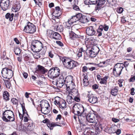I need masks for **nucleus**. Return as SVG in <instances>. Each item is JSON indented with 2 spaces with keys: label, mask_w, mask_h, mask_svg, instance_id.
<instances>
[{
  "label": "nucleus",
  "mask_w": 135,
  "mask_h": 135,
  "mask_svg": "<svg viewBox=\"0 0 135 135\" xmlns=\"http://www.w3.org/2000/svg\"><path fill=\"white\" fill-rule=\"evenodd\" d=\"M36 30V26L32 23L29 22L27 25L24 27V31L26 33H33Z\"/></svg>",
  "instance_id": "obj_8"
},
{
  "label": "nucleus",
  "mask_w": 135,
  "mask_h": 135,
  "mask_svg": "<svg viewBox=\"0 0 135 135\" xmlns=\"http://www.w3.org/2000/svg\"><path fill=\"white\" fill-rule=\"evenodd\" d=\"M105 2L104 0H99L98 2H97V4L98 5H99L102 7V5H104Z\"/></svg>",
  "instance_id": "obj_45"
},
{
  "label": "nucleus",
  "mask_w": 135,
  "mask_h": 135,
  "mask_svg": "<svg viewBox=\"0 0 135 135\" xmlns=\"http://www.w3.org/2000/svg\"><path fill=\"white\" fill-rule=\"evenodd\" d=\"M36 53L34 54L33 55L35 59H38L40 58V55L38 53H37V52H36Z\"/></svg>",
  "instance_id": "obj_51"
},
{
  "label": "nucleus",
  "mask_w": 135,
  "mask_h": 135,
  "mask_svg": "<svg viewBox=\"0 0 135 135\" xmlns=\"http://www.w3.org/2000/svg\"><path fill=\"white\" fill-rule=\"evenodd\" d=\"M11 101L14 104H17L18 101L16 98H12L11 99Z\"/></svg>",
  "instance_id": "obj_49"
},
{
  "label": "nucleus",
  "mask_w": 135,
  "mask_h": 135,
  "mask_svg": "<svg viewBox=\"0 0 135 135\" xmlns=\"http://www.w3.org/2000/svg\"><path fill=\"white\" fill-rule=\"evenodd\" d=\"M88 121L90 123H95V118L93 117H91V116L89 115V117Z\"/></svg>",
  "instance_id": "obj_43"
},
{
  "label": "nucleus",
  "mask_w": 135,
  "mask_h": 135,
  "mask_svg": "<svg viewBox=\"0 0 135 135\" xmlns=\"http://www.w3.org/2000/svg\"><path fill=\"white\" fill-rule=\"evenodd\" d=\"M65 27L69 29V34H75V33L72 31V29L71 28V25H72L71 22H70V21L68 20V21L65 22Z\"/></svg>",
  "instance_id": "obj_23"
},
{
  "label": "nucleus",
  "mask_w": 135,
  "mask_h": 135,
  "mask_svg": "<svg viewBox=\"0 0 135 135\" xmlns=\"http://www.w3.org/2000/svg\"><path fill=\"white\" fill-rule=\"evenodd\" d=\"M97 4V5L95 7V10L96 11H99L100 9H101V8L102 7L99 5H98V4Z\"/></svg>",
  "instance_id": "obj_56"
},
{
  "label": "nucleus",
  "mask_w": 135,
  "mask_h": 135,
  "mask_svg": "<svg viewBox=\"0 0 135 135\" xmlns=\"http://www.w3.org/2000/svg\"><path fill=\"white\" fill-rule=\"evenodd\" d=\"M20 8V5L19 3H15L12 8V11L16 12L19 11Z\"/></svg>",
  "instance_id": "obj_22"
},
{
  "label": "nucleus",
  "mask_w": 135,
  "mask_h": 135,
  "mask_svg": "<svg viewBox=\"0 0 135 135\" xmlns=\"http://www.w3.org/2000/svg\"><path fill=\"white\" fill-rule=\"evenodd\" d=\"M2 115H8V116H11L12 117H14L13 112L10 110H5L3 112Z\"/></svg>",
  "instance_id": "obj_27"
},
{
  "label": "nucleus",
  "mask_w": 135,
  "mask_h": 135,
  "mask_svg": "<svg viewBox=\"0 0 135 135\" xmlns=\"http://www.w3.org/2000/svg\"><path fill=\"white\" fill-rule=\"evenodd\" d=\"M71 95L73 96V100L77 102L80 101V99L78 95V91L77 90L73 89L71 93Z\"/></svg>",
  "instance_id": "obj_15"
},
{
  "label": "nucleus",
  "mask_w": 135,
  "mask_h": 135,
  "mask_svg": "<svg viewBox=\"0 0 135 135\" xmlns=\"http://www.w3.org/2000/svg\"><path fill=\"white\" fill-rule=\"evenodd\" d=\"M88 69H89V68H88L86 66H85L82 67V71L84 73L88 70Z\"/></svg>",
  "instance_id": "obj_53"
},
{
  "label": "nucleus",
  "mask_w": 135,
  "mask_h": 135,
  "mask_svg": "<svg viewBox=\"0 0 135 135\" xmlns=\"http://www.w3.org/2000/svg\"><path fill=\"white\" fill-rule=\"evenodd\" d=\"M58 32H61L63 30V27L61 25H59L58 26H55V30Z\"/></svg>",
  "instance_id": "obj_30"
},
{
  "label": "nucleus",
  "mask_w": 135,
  "mask_h": 135,
  "mask_svg": "<svg viewBox=\"0 0 135 135\" xmlns=\"http://www.w3.org/2000/svg\"><path fill=\"white\" fill-rule=\"evenodd\" d=\"M74 113L78 115V117L80 124L83 123L88 119L87 116L89 112L86 108L82 105H80L78 104H75L73 106Z\"/></svg>",
  "instance_id": "obj_1"
},
{
  "label": "nucleus",
  "mask_w": 135,
  "mask_h": 135,
  "mask_svg": "<svg viewBox=\"0 0 135 135\" xmlns=\"http://www.w3.org/2000/svg\"><path fill=\"white\" fill-rule=\"evenodd\" d=\"M117 127L116 126L115 127H110L109 128V129H108V128H107L105 129V131L106 132H108L109 133V132H109L108 131H108H109L110 130H111L112 131V132L113 131H116V129H117Z\"/></svg>",
  "instance_id": "obj_46"
},
{
  "label": "nucleus",
  "mask_w": 135,
  "mask_h": 135,
  "mask_svg": "<svg viewBox=\"0 0 135 135\" xmlns=\"http://www.w3.org/2000/svg\"><path fill=\"white\" fill-rule=\"evenodd\" d=\"M112 132L116 133L117 134L119 135L121 133V130L119 129H116V131H114Z\"/></svg>",
  "instance_id": "obj_54"
},
{
  "label": "nucleus",
  "mask_w": 135,
  "mask_h": 135,
  "mask_svg": "<svg viewBox=\"0 0 135 135\" xmlns=\"http://www.w3.org/2000/svg\"><path fill=\"white\" fill-rule=\"evenodd\" d=\"M112 120L113 122L115 123L119 121V119L116 118H112Z\"/></svg>",
  "instance_id": "obj_59"
},
{
  "label": "nucleus",
  "mask_w": 135,
  "mask_h": 135,
  "mask_svg": "<svg viewBox=\"0 0 135 135\" xmlns=\"http://www.w3.org/2000/svg\"><path fill=\"white\" fill-rule=\"evenodd\" d=\"M95 134H97L99 133L100 132V131L99 128L98 127H96L95 128Z\"/></svg>",
  "instance_id": "obj_60"
},
{
  "label": "nucleus",
  "mask_w": 135,
  "mask_h": 135,
  "mask_svg": "<svg viewBox=\"0 0 135 135\" xmlns=\"http://www.w3.org/2000/svg\"><path fill=\"white\" fill-rule=\"evenodd\" d=\"M73 9L76 10H79V8L78 6L76 5H74L73 6Z\"/></svg>",
  "instance_id": "obj_61"
},
{
  "label": "nucleus",
  "mask_w": 135,
  "mask_h": 135,
  "mask_svg": "<svg viewBox=\"0 0 135 135\" xmlns=\"http://www.w3.org/2000/svg\"><path fill=\"white\" fill-rule=\"evenodd\" d=\"M84 1L86 5H95L97 3V0H84Z\"/></svg>",
  "instance_id": "obj_24"
},
{
  "label": "nucleus",
  "mask_w": 135,
  "mask_h": 135,
  "mask_svg": "<svg viewBox=\"0 0 135 135\" xmlns=\"http://www.w3.org/2000/svg\"><path fill=\"white\" fill-rule=\"evenodd\" d=\"M47 34H59L58 32H54V31L50 30H48L47 31Z\"/></svg>",
  "instance_id": "obj_50"
},
{
  "label": "nucleus",
  "mask_w": 135,
  "mask_h": 135,
  "mask_svg": "<svg viewBox=\"0 0 135 135\" xmlns=\"http://www.w3.org/2000/svg\"><path fill=\"white\" fill-rule=\"evenodd\" d=\"M2 118L4 122H10L14 121L15 120V117H12L8 115H2Z\"/></svg>",
  "instance_id": "obj_14"
},
{
  "label": "nucleus",
  "mask_w": 135,
  "mask_h": 135,
  "mask_svg": "<svg viewBox=\"0 0 135 135\" xmlns=\"http://www.w3.org/2000/svg\"><path fill=\"white\" fill-rule=\"evenodd\" d=\"M60 73V70L57 67L53 68L48 71V75L51 78H54L58 76Z\"/></svg>",
  "instance_id": "obj_4"
},
{
  "label": "nucleus",
  "mask_w": 135,
  "mask_h": 135,
  "mask_svg": "<svg viewBox=\"0 0 135 135\" xmlns=\"http://www.w3.org/2000/svg\"><path fill=\"white\" fill-rule=\"evenodd\" d=\"M130 82H133L135 80V77L134 76H133L130 79Z\"/></svg>",
  "instance_id": "obj_64"
},
{
  "label": "nucleus",
  "mask_w": 135,
  "mask_h": 135,
  "mask_svg": "<svg viewBox=\"0 0 135 135\" xmlns=\"http://www.w3.org/2000/svg\"><path fill=\"white\" fill-rule=\"evenodd\" d=\"M62 61L64 66L69 70L73 69L78 65V63L76 61L69 59L63 58Z\"/></svg>",
  "instance_id": "obj_2"
},
{
  "label": "nucleus",
  "mask_w": 135,
  "mask_h": 135,
  "mask_svg": "<svg viewBox=\"0 0 135 135\" xmlns=\"http://www.w3.org/2000/svg\"><path fill=\"white\" fill-rule=\"evenodd\" d=\"M52 38L55 40H60L61 38L60 34H52Z\"/></svg>",
  "instance_id": "obj_40"
},
{
  "label": "nucleus",
  "mask_w": 135,
  "mask_h": 135,
  "mask_svg": "<svg viewBox=\"0 0 135 135\" xmlns=\"http://www.w3.org/2000/svg\"><path fill=\"white\" fill-rule=\"evenodd\" d=\"M79 16L78 14L75 16H72L71 18L69 20L70 22H71L72 25L74 24V25L78 23L79 19Z\"/></svg>",
  "instance_id": "obj_16"
},
{
  "label": "nucleus",
  "mask_w": 135,
  "mask_h": 135,
  "mask_svg": "<svg viewBox=\"0 0 135 135\" xmlns=\"http://www.w3.org/2000/svg\"><path fill=\"white\" fill-rule=\"evenodd\" d=\"M40 105L41 108V111L42 113L44 114H47L49 113L50 111L49 109V105L47 101L42 102Z\"/></svg>",
  "instance_id": "obj_9"
},
{
  "label": "nucleus",
  "mask_w": 135,
  "mask_h": 135,
  "mask_svg": "<svg viewBox=\"0 0 135 135\" xmlns=\"http://www.w3.org/2000/svg\"><path fill=\"white\" fill-rule=\"evenodd\" d=\"M107 1L110 5L113 6L114 4L115 0H107Z\"/></svg>",
  "instance_id": "obj_52"
},
{
  "label": "nucleus",
  "mask_w": 135,
  "mask_h": 135,
  "mask_svg": "<svg viewBox=\"0 0 135 135\" xmlns=\"http://www.w3.org/2000/svg\"><path fill=\"white\" fill-rule=\"evenodd\" d=\"M61 101L60 102V105L59 106L60 108H65L66 107V103L65 101L63 99H61Z\"/></svg>",
  "instance_id": "obj_33"
},
{
  "label": "nucleus",
  "mask_w": 135,
  "mask_h": 135,
  "mask_svg": "<svg viewBox=\"0 0 135 135\" xmlns=\"http://www.w3.org/2000/svg\"><path fill=\"white\" fill-rule=\"evenodd\" d=\"M86 47H87V49L93 51L95 53H97L98 54L99 51V48L96 46H93L89 45H87Z\"/></svg>",
  "instance_id": "obj_21"
},
{
  "label": "nucleus",
  "mask_w": 135,
  "mask_h": 135,
  "mask_svg": "<svg viewBox=\"0 0 135 135\" xmlns=\"http://www.w3.org/2000/svg\"><path fill=\"white\" fill-rule=\"evenodd\" d=\"M84 77L83 79V82L84 85L85 86H87L89 84V81L88 79L87 73H83L82 75Z\"/></svg>",
  "instance_id": "obj_20"
},
{
  "label": "nucleus",
  "mask_w": 135,
  "mask_h": 135,
  "mask_svg": "<svg viewBox=\"0 0 135 135\" xmlns=\"http://www.w3.org/2000/svg\"><path fill=\"white\" fill-rule=\"evenodd\" d=\"M9 95L7 91H4L3 93V99L6 100H9Z\"/></svg>",
  "instance_id": "obj_35"
},
{
  "label": "nucleus",
  "mask_w": 135,
  "mask_h": 135,
  "mask_svg": "<svg viewBox=\"0 0 135 135\" xmlns=\"http://www.w3.org/2000/svg\"><path fill=\"white\" fill-rule=\"evenodd\" d=\"M87 51H89V56L91 57H94L98 54L97 53H95L93 51L90 50L88 49H87Z\"/></svg>",
  "instance_id": "obj_31"
},
{
  "label": "nucleus",
  "mask_w": 135,
  "mask_h": 135,
  "mask_svg": "<svg viewBox=\"0 0 135 135\" xmlns=\"http://www.w3.org/2000/svg\"><path fill=\"white\" fill-rule=\"evenodd\" d=\"M38 68L37 71L38 72H41L42 74H45L47 71V70L44 67L40 65H38L37 66Z\"/></svg>",
  "instance_id": "obj_25"
},
{
  "label": "nucleus",
  "mask_w": 135,
  "mask_h": 135,
  "mask_svg": "<svg viewBox=\"0 0 135 135\" xmlns=\"http://www.w3.org/2000/svg\"><path fill=\"white\" fill-rule=\"evenodd\" d=\"M66 79V85L68 90H71L74 88V83L73 81L72 76L69 75L65 78Z\"/></svg>",
  "instance_id": "obj_6"
},
{
  "label": "nucleus",
  "mask_w": 135,
  "mask_h": 135,
  "mask_svg": "<svg viewBox=\"0 0 135 135\" xmlns=\"http://www.w3.org/2000/svg\"><path fill=\"white\" fill-rule=\"evenodd\" d=\"M103 29L104 26L101 25L99 26L97 30V32L99 34H102L101 32L103 31Z\"/></svg>",
  "instance_id": "obj_42"
},
{
  "label": "nucleus",
  "mask_w": 135,
  "mask_h": 135,
  "mask_svg": "<svg viewBox=\"0 0 135 135\" xmlns=\"http://www.w3.org/2000/svg\"><path fill=\"white\" fill-rule=\"evenodd\" d=\"M118 87L117 86L114 87V88L111 89V94L112 95L116 96L117 94L118 91Z\"/></svg>",
  "instance_id": "obj_29"
},
{
  "label": "nucleus",
  "mask_w": 135,
  "mask_h": 135,
  "mask_svg": "<svg viewBox=\"0 0 135 135\" xmlns=\"http://www.w3.org/2000/svg\"><path fill=\"white\" fill-rule=\"evenodd\" d=\"M89 102L92 104H95L98 101V98L93 94H88L87 95Z\"/></svg>",
  "instance_id": "obj_12"
},
{
  "label": "nucleus",
  "mask_w": 135,
  "mask_h": 135,
  "mask_svg": "<svg viewBox=\"0 0 135 135\" xmlns=\"http://www.w3.org/2000/svg\"><path fill=\"white\" fill-rule=\"evenodd\" d=\"M14 50L15 54L17 55H18L19 54H20L21 52V50L18 47L14 48Z\"/></svg>",
  "instance_id": "obj_39"
},
{
  "label": "nucleus",
  "mask_w": 135,
  "mask_h": 135,
  "mask_svg": "<svg viewBox=\"0 0 135 135\" xmlns=\"http://www.w3.org/2000/svg\"><path fill=\"white\" fill-rule=\"evenodd\" d=\"M48 60L49 61V59L47 57L44 58L42 60V63L45 65L48 64Z\"/></svg>",
  "instance_id": "obj_44"
},
{
  "label": "nucleus",
  "mask_w": 135,
  "mask_h": 135,
  "mask_svg": "<svg viewBox=\"0 0 135 135\" xmlns=\"http://www.w3.org/2000/svg\"><path fill=\"white\" fill-rule=\"evenodd\" d=\"M1 58L3 59V60H6V59H9V58L6 56V53L4 51L3 53V55L1 56Z\"/></svg>",
  "instance_id": "obj_47"
},
{
  "label": "nucleus",
  "mask_w": 135,
  "mask_h": 135,
  "mask_svg": "<svg viewBox=\"0 0 135 135\" xmlns=\"http://www.w3.org/2000/svg\"><path fill=\"white\" fill-rule=\"evenodd\" d=\"M129 63L127 61H124V64H122L123 65V66H124L125 68H126L129 65Z\"/></svg>",
  "instance_id": "obj_57"
},
{
  "label": "nucleus",
  "mask_w": 135,
  "mask_h": 135,
  "mask_svg": "<svg viewBox=\"0 0 135 135\" xmlns=\"http://www.w3.org/2000/svg\"><path fill=\"white\" fill-rule=\"evenodd\" d=\"M14 15L13 13L10 14L9 13H7L5 17L7 19L9 18V20L10 21H12L13 20Z\"/></svg>",
  "instance_id": "obj_34"
},
{
  "label": "nucleus",
  "mask_w": 135,
  "mask_h": 135,
  "mask_svg": "<svg viewBox=\"0 0 135 135\" xmlns=\"http://www.w3.org/2000/svg\"><path fill=\"white\" fill-rule=\"evenodd\" d=\"M56 43L60 46H63V44L61 42L59 41H56Z\"/></svg>",
  "instance_id": "obj_58"
},
{
  "label": "nucleus",
  "mask_w": 135,
  "mask_h": 135,
  "mask_svg": "<svg viewBox=\"0 0 135 135\" xmlns=\"http://www.w3.org/2000/svg\"><path fill=\"white\" fill-rule=\"evenodd\" d=\"M2 76L4 78L10 79L13 76V73L12 70L7 68H4L2 71Z\"/></svg>",
  "instance_id": "obj_5"
},
{
  "label": "nucleus",
  "mask_w": 135,
  "mask_h": 135,
  "mask_svg": "<svg viewBox=\"0 0 135 135\" xmlns=\"http://www.w3.org/2000/svg\"><path fill=\"white\" fill-rule=\"evenodd\" d=\"M6 87L8 88H10L11 86L9 80H3Z\"/></svg>",
  "instance_id": "obj_41"
},
{
  "label": "nucleus",
  "mask_w": 135,
  "mask_h": 135,
  "mask_svg": "<svg viewBox=\"0 0 135 135\" xmlns=\"http://www.w3.org/2000/svg\"><path fill=\"white\" fill-rule=\"evenodd\" d=\"M9 1L8 0H1L0 3V6L2 9L6 11L8 8Z\"/></svg>",
  "instance_id": "obj_11"
},
{
  "label": "nucleus",
  "mask_w": 135,
  "mask_h": 135,
  "mask_svg": "<svg viewBox=\"0 0 135 135\" xmlns=\"http://www.w3.org/2000/svg\"><path fill=\"white\" fill-rule=\"evenodd\" d=\"M106 61H105L100 62L98 65V66L101 67H102L106 66Z\"/></svg>",
  "instance_id": "obj_48"
},
{
  "label": "nucleus",
  "mask_w": 135,
  "mask_h": 135,
  "mask_svg": "<svg viewBox=\"0 0 135 135\" xmlns=\"http://www.w3.org/2000/svg\"><path fill=\"white\" fill-rule=\"evenodd\" d=\"M84 53V59H87L88 58H87V57L85 56V55L86 54V52L85 50H84L82 47L80 48L78 50V52L77 54V56L80 57L82 56V54Z\"/></svg>",
  "instance_id": "obj_19"
},
{
  "label": "nucleus",
  "mask_w": 135,
  "mask_h": 135,
  "mask_svg": "<svg viewBox=\"0 0 135 135\" xmlns=\"http://www.w3.org/2000/svg\"><path fill=\"white\" fill-rule=\"evenodd\" d=\"M61 12H60L59 11H54L53 13L54 15L53 16L55 17V18H57V19L59 18V17L61 15Z\"/></svg>",
  "instance_id": "obj_37"
},
{
  "label": "nucleus",
  "mask_w": 135,
  "mask_h": 135,
  "mask_svg": "<svg viewBox=\"0 0 135 135\" xmlns=\"http://www.w3.org/2000/svg\"><path fill=\"white\" fill-rule=\"evenodd\" d=\"M78 15L79 16V22H80L82 23H85L88 22L90 20V18L87 16L83 15L81 13H78Z\"/></svg>",
  "instance_id": "obj_13"
},
{
  "label": "nucleus",
  "mask_w": 135,
  "mask_h": 135,
  "mask_svg": "<svg viewBox=\"0 0 135 135\" xmlns=\"http://www.w3.org/2000/svg\"><path fill=\"white\" fill-rule=\"evenodd\" d=\"M48 121V119H46L43 121V122L44 123H47V125L48 127L49 128H50V129H52L53 127L56 126H61L57 124V123H55L49 122V123H47Z\"/></svg>",
  "instance_id": "obj_17"
},
{
  "label": "nucleus",
  "mask_w": 135,
  "mask_h": 135,
  "mask_svg": "<svg viewBox=\"0 0 135 135\" xmlns=\"http://www.w3.org/2000/svg\"><path fill=\"white\" fill-rule=\"evenodd\" d=\"M84 36L78 34H69V36L71 39L74 40L78 38H83Z\"/></svg>",
  "instance_id": "obj_26"
},
{
  "label": "nucleus",
  "mask_w": 135,
  "mask_h": 135,
  "mask_svg": "<svg viewBox=\"0 0 135 135\" xmlns=\"http://www.w3.org/2000/svg\"><path fill=\"white\" fill-rule=\"evenodd\" d=\"M66 100L69 104H71L72 102H73V101H72L73 100V95H71V96L70 95H68Z\"/></svg>",
  "instance_id": "obj_38"
},
{
  "label": "nucleus",
  "mask_w": 135,
  "mask_h": 135,
  "mask_svg": "<svg viewBox=\"0 0 135 135\" xmlns=\"http://www.w3.org/2000/svg\"><path fill=\"white\" fill-rule=\"evenodd\" d=\"M134 88H132L131 90V94L132 95H133L134 94Z\"/></svg>",
  "instance_id": "obj_62"
},
{
  "label": "nucleus",
  "mask_w": 135,
  "mask_h": 135,
  "mask_svg": "<svg viewBox=\"0 0 135 135\" xmlns=\"http://www.w3.org/2000/svg\"><path fill=\"white\" fill-rule=\"evenodd\" d=\"M65 84H66V79L63 75H61L56 81V85L57 87L61 88Z\"/></svg>",
  "instance_id": "obj_10"
},
{
  "label": "nucleus",
  "mask_w": 135,
  "mask_h": 135,
  "mask_svg": "<svg viewBox=\"0 0 135 135\" xmlns=\"http://www.w3.org/2000/svg\"><path fill=\"white\" fill-rule=\"evenodd\" d=\"M108 78V76H105L103 78L101 79V81L100 83L101 84H104L106 85L107 83V80Z\"/></svg>",
  "instance_id": "obj_36"
},
{
  "label": "nucleus",
  "mask_w": 135,
  "mask_h": 135,
  "mask_svg": "<svg viewBox=\"0 0 135 135\" xmlns=\"http://www.w3.org/2000/svg\"><path fill=\"white\" fill-rule=\"evenodd\" d=\"M27 125L26 127H27V129L28 131L31 132L35 128V125L32 124V121L29 120L28 122L27 123Z\"/></svg>",
  "instance_id": "obj_18"
},
{
  "label": "nucleus",
  "mask_w": 135,
  "mask_h": 135,
  "mask_svg": "<svg viewBox=\"0 0 135 135\" xmlns=\"http://www.w3.org/2000/svg\"><path fill=\"white\" fill-rule=\"evenodd\" d=\"M86 34H95V32L92 26H90L86 30Z\"/></svg>",
  "instance_id": "obj_28"
},
{
  "label": "nucleus",
  "mask_w": 135,
  "mask_h": 135,
  "mask_svg": "<svg viewBox=\"0 0 135 135\" xmlns=\"http://www.w3.org/2000/svg\"><path fill=\"white\" fill-rule=\"evenodd\" d=\"M43 47L42 43L39 41H33L31 44V48L34 52H39Z\"/></svg>",
  "instance_id": "obj_3"
},
{
  "label": "nucleus",
  "mask_w": 135,
  "mask_h": 135,
  "mask_svg": "<svg viewBox=\"0 0 135 135\" xmlns=\"http://www.w3.org/2000/svg\"><path fill=\"white\" fill-rule=\"evenodd\" d=\"M123 10V9L122 8L120 7L119 8L117 9V11L118 13H120L122 12Z\"/></svg>",
  "instance_id": "obj_55"
},
{
  "label": "nucleus",
  "mask_w": 135,
  "mask_h": 135,
  "mask_svg": "<svg viewBox=\"0 0 135 135\" xmlns=\"http://www.w3.org/2000/svg\"><path fill=\"white\" fill-rule=\"evenodd\" d=\"M123 65L122 64L118 63L115 65L113 70V74L115 76L118 77L120 75L124 68Z\"/></svg>",
  "instance_id": "obj_7"
},
{
  "label": "nucleus",
  "mask_w": 135,
  "mask_h": 135,
  "mask_svg": "<svg viewBox=\"0 0 135 135\" xmlns=\"http://www.w3.org/2000/svg\"><path fill=\"white\" fill-rule=\"evenodd\" d=\"M109 28V26L105 25L104 26V29L105 31H107Z\"/></svg>",
  "instance_id": "obj_63"
},
{
  "label": "nucleus",
  "mask_w": 135,
  "mask_h": 135,
  "mask_svg": "<svg viewBox=\"0 0 135 135\" xmlns=\"http://www.w3.org/2000/svg\"><path fill=\"white\" fill-rule=\"evenodd\" d=\"M61 99H62L58 97H55V101H54V104L55 105L59 106L60 105V102L61 100Z\"/></svg>",
  "instance_id": "obj_32"
}]
</instances>
